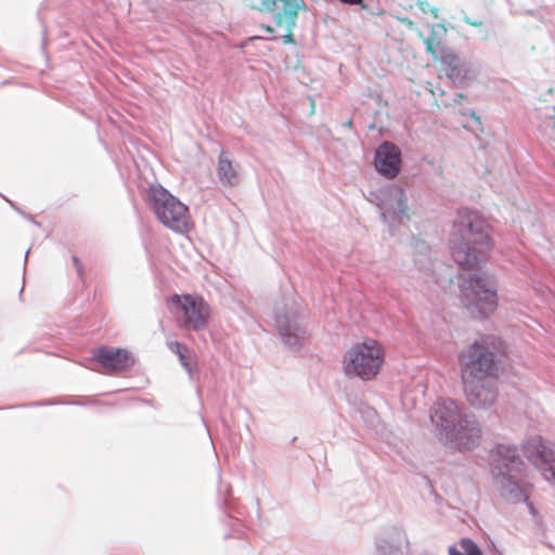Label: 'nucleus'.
<instances>
[{"label":"nucleus","mask_w":555,"mask_h":555,"mask_svg":"<svg viewBox=\"0 0 555 555\" xmlns=\"http://www.w3.org/2000/svg\"><path fill=\"white\" fill-rule=\"evenodd\" d=\"M463 304L472 319L486 320L498 308V283L487 272L469 273L463 282Z\"/></svg>","instance_id":"5"},{"label":"nucleus","mask_w":555,"mask_h":555,"mask_svg":"<svg viewBox=\"0 0 555 555\" xmlns=\"http://www.w3.org/2000/svg\"><path fill=\"white\" fill-rule=\"evenodd\" d=\"M465 96H466V95H465L464 93H461V92H460V93H456V94L454 95V98H453V102H454V103H457V102H460V101H461L463 98H465Z\"/></svg>","instance_id":"32"},{"label":"nucleus","mask_w":555,"mask_h":555,"mask_svg":"<svg viewBox=\"0 0 555 555\" xmlns=\"http://www.w3.org/2000/svg\"><path fill=\"white\" fill-rule=\"evenodd\" d=\"M89 360L98 362L113 373L126 372L135 364L134 356L127 349L107 346L93 349Z\"/></svg>","instance_id":"13"},{"label":"nucleus","mask_w":555,"mask_h":555,"mask_svg":"<svg viewBox=\"0 0 555 555\" xmlns=\"http://www.w3.org/2000/svg\"><path fill=\"white\" fill-rule=\"evenodd\" d=\"M495 337L487 335L469 344L461 352V376L467 402L475 409H488L499 393V360L494 348Z\"/></svg>","instance_id":"1"},{"label":"nucleus","mask_w":555,"mask_h":555,"mask_svg":"<svg viewBox=\"0 0 555 555\" xmlns=\"http://www.w3.org/2000/svg\"><path fill=\"white\" fill-rule=\"evenodd\" d=\"M345 126L348 127V128H351L352 126V120L351 119H348L346 122H345Z\"/></svg>","instance_id":"36"},{"label":"nucleus","mask_w":555,"mask_h":555,"mask_svg":"<svg viewBox=\"0 0 555 555\" xmlns=\"http://www.w3.org/2000/svg\"><path fill=\"white\" fill-rule=\"evenodd\" d=\"M470 25L476 26V27L481 26L482 21L481 20H473Z\"/></svg>","instance_id":"35"},{"label":"nucleus","mask_w":555,"mask_h":555,"mask_svg":"<svg viewBox=\"0 0 555 555\" xmlns=\"http://www.w3.org/2000/svg\"><path fill=\"white\" fill-rule=\"evenodd\" d=\"M462 20H463L464 23H466L468 25H470L472 21H473V18H470L467 14H464Z\"/></svg>","instance_id":"34"},{"label":"nucleus","mask_w":555,"mask_h":555,"mask_svg":"<svg viewBox=\"0 0 555 555\" xmlns=\"http://www.w3.org/2000/svg\"><path fill=\"white\" fill-rule=\"evenodd\" d=\"M38 16H39L40 23L42 24V27H43V30H42V35H43L42 43H43V46H44V44H46L47 29H46V26H44V24H43V21H42V17H41V11H40V10L38 11Z\"/></svg>","instance_id":"31"},{"label":"nucleus","mask_w":555,"mask_h":555,"mask_svg":"<svg viewBox=\"0 0 555 555\" xmlns=\"http://www.w3.org/2000/svg\"><path fill=\"white\" fill-rule=\"evenodd\" d=\"M459 546L463 550L465 555H483V552L479 545L468 537L461 538L459 541Z\"/></svg>","instance_id":"20"},{"label":"nucleus","mask_w":555,"mask_h":555,"mask_svg":"<svg viewBox=\"0 0 555 555\" xmlns=\"http://www.w3.org/2000/svg\"><path fill=\"white\" fill-rule=\"evenodd\" d=\"M490 225L475 209L462 208L453 221L449 237L452 259L464 270H478L491 248Z\"/></svg>","instance_id":"2"},{"label":"nucleus","mask_w":555,"mask_h":555,"mask_svg":"<svg viewBox=\"0 0 555 555\" xmlns=\"http://www.w3.org/2000/svg\"><path fill=\"white\" fill-rule=\"evenodd\" d=\"M145 202L166 228L178 233H183L188 229V206L162 184L150 185Z\"/></svg>","instance_id":"6"},{"label":"nucleus","mask_w":555,"mask_h":555,"mask_svg":"<svg viewBox=\"0 0 555 555\" xmlns=\"http://www.w3.org/2000/svg\"><path fill=\"white\" fill-rule=\"evenodd\" d=\"M417 7L418 9L424 12V13H427L428 12V8H430L431 5L429 4L428 1L426 0H423V1H418L417 2Z\"/></svg>","instance_id":"30"},{"label":"nucleus","mask_w":555,"mask_h":555,"mask_svg":"<svg viewBox=\"0 0 555 555\" xmlns=\"http://www.w3.org/2000/svg\"><path fill=\"white\" fill-rule=\"evenodd\" d=\"M72 261H73V264L76 270L78 279L83 283L85 279H86L83 263L81 262V260L79 259V257L77 255L72 256Z\"/></svg>","instance_id":"23"},{"label":"nucleus","mask_w":555,"mask_h":555,"mask_svg":"<svg viewBox=\"0 0 555 555\" xmlns=\"http://www.w3.org/2000/svg\"><path fill=\"white\" fill-rule=\"evenodd\" d=\"M406 541L404 531L396 526L385 528L375 538V555H400L402 544Z\"/></svg>","instance_id":"16"},{"label":"nucleus","mask_w":555,"mask_h":555,"mask_svg":"<svg viewBox=\"0 0 555 555\" xmlns=\"http://www.w3.org/2000/svg\"><path fill=\"white\" fill-rule=\"evenodd\" d=\"M376 201L382 220L388 225L390 236H395L404 218H408V204L404 190L396 184H387L371 192Z\"/></svg>","instance_id":"8"},{"label":"nucleus","mask_w":555,"mask_h":555,"mask_svg":"<svg viewBox=\"0 0 555 555\" xmlns=\"http://www.w3.org/2000/svg\"><path fill=\"white\" fill-rule=\"evenodd\" d=\"M4 199L10 205V207L12 209H14L17 214H20L23 218H25L26 220L30 221L35 225L40 227V222H38L33 215L27 214L24 210H22L15 202H13V201H11V199H9L7 197H4Z\"/></svg>","instance_id":"22"},{"label":"nucleus","mask_w":555,"mask_h":555,"mask_svg":"<svg viewBox=\"0 0 555 555\" xmlns=\"http://www.w3.org/2000/svg\"><path fill=\"white\" fill-rule=\"evenodd\" d=\"M341 4L345 5H358L361 9H366L367 4L364 0H338Z\"/></svg>","instance_id":"27"},{"label":"nucleus","mask_w":555,"mask_h":555,"mask_svg":"<svg viewBox=\"0 0 555 555\" xmlns=\"http://www.w3.org/2000/svg\"><path fill=\"white\" fill-rule=\"evenodd\" d=\"M490 470L500 494L508 502H526L531 514L537 509L529 502L526 491L520 487V478L526 468L525 462L514 446L498 443L490 450Z\"/></svg>","instance_id":"4"},{"label":"nucleus","mask_w":555,"mask_h":555,"mask_svg":"<svg viewBox=\"0 0 555 555\" xmlns=\"http://www.w3.org/2000/svg\"><path fill=\"white\" fill-rule=\"evenodd\" d=\"M217 492V504L219 508L224 512L222 521L231 529L229 532L223 534V539L228 540L230 538H242L243 531L241 529V520L231 514L233 511H236L237 514L242 515V513L236 507L231 485L220 480Z\"/></svg>","instance_id":"15"},{"label":"nucleus","mask_w":555,"mask_h":555,"mask_svg":"<svg viewBox=\"0 0 555 555\" xmlns=\"http://www.w3.org/2000/svg\"><path fill=\"white\" fill-rule=\"evenodd\" d=\"M29 251H30V249H27V251H26V254H25V263L27 262V257H28V255H29Z\"/></svg>","instance_id":"38"},{"label":"nucleus","mask_w":555,"mask_h":555,"mask_svg":"<svg viewBox=\"0 0 555 555\" xmlns=\"http://www.w3.org/2000/svg\"><path fill=\"white\" fill-rule=\"evenodd\" d=\"M451 56H453L452 62H440L446 66L447 77L456 85H463L467 79L470 78L469 69L466 64L461 63L459 56L451 52Z\"/></svg>","instance_id":"19"},{"label":"nucleus","mask_w":555,"mask_h":555,"mask_svg":"<svg viewBox=\"0 0 555 555\" xmlns=\"http://www.w3.org/2000/svg\"><path fill=\"white\" fill-rule=\"evenodd\" d=\"M273 320L282 344L292 351H300L309 337L305 317L294 310L276 309Z\"/></svg>","instance_id":"11"},{"label":"nucleus","mask_w":555,"mask_h":555,"mask_svg":"<svg viewBox=\"0 0 555 555\" xmlns=\"http://www.w3.org/2000/svg\"><path fill=\"white\" fill-rule=\"evenodd\" d=\"M253 9L272 13L276 27L285 29L282 36L284 44H295L293 30L297 25L298 11L306 8L304 0H259L258 3H250Z\"/></svg>","instance_id":"10"},{"label":"nucleus","mask_w":555,"mask_h":555,"mask_svg":"<svg viewBox=\"0 0 555 555\" xmlns=\"http://www.w3.org/2000/svg\"><path fill=\"white\" fill-rule=\"evenodd\" d=\"M374 167L382 177L395 179L400 173L402 167L400 147L390 141H383L375 150Z\"/></svg>","instance_id":"14"},{"label":"nucleus","mask_w":555,"mask_h":555,"mask_svg":"<svg viewBox=\"0 0 555 555\" xmlns=\"http://www.w3.org/2000/svg\"><path fill=\"white\" fill-rule=\"evenodd\" d=\"M448 553L449 555H465L463 550L461 547L459 548L455 544L449 546Z\"/></svg>","instance_id":"28"},{"label":"nucleus","mask_w":555,"mask_h":555,"mask_svg":"<svg viewBox=\"0 0 555 555\" xmlns=\"http://www.w3.org/2000/svg\"><path fill=\"white\" fill-rule=\"evenodd\" d=\"M428 12L431 13L435 18L438 17V9L436 7L428 8Z\"/></svg>","instance_id":"33"},{"label":"nucleus","mask_w":555,"mask_h":555,"mask_svg":"<svg viewBox=\"0 0 555 555\" xmlns=\"http://www.w3.org/2000/svg\"><path fill=\"white\" fill-rule=\"evenodd\" d=\"M489 555H503L501 552L494 550L493 552H491Z\"/></svg>","instance_id":"37"},{"label":"nucleus","mask_w":555,"mask_h":555,"mask_svg":"<svg viewBox=\"0 0 555 555\" xmlns=\"http://www.w3.org/2000/svg\"><path fill=\"white\" fill-rule=\"evenodd\" d=\"M180 364L186 371L189 378L191 380L199 379V370L196 363H192L185 354H180Z\"/></svg>","instance_id":"21"},{"label":"nucleus","mask_w":555,"mask_h":555,"mask_svg":"<svg viewBox=\"0 0 555 555\" xmlns=\"http://www.w3.org/2000/svg\"><path fill=\"white\" fill-rule=\"evenodd\" d=\"M430 421L439 439L457 450H470L479 444L480 427L474 414L463 411L454 400L437 401L430 410Z\"/></svg>","instance_id":"3"},{"label":"nucleus","mask_w":555,"mask_h":555,"mask_svg":"<svg viewBox=\"0 0 555 555\" xmlns=\"http://www.w3.org/2000/svg\"><path fill=\"white\" fill-rule=\"evenodd\" d=\"M463 115H469L472 118H474L477 122H480L479 116L476 114L474 109L465 108L461 111Z\"/></svg>","instance_id":"29"},{"label":"nucleus","mask_w":555,"mask_h":555,"mask_svg":"<svg viewBox=\"0 0 555 555\" xmlns=\"http://www.w3.org/2000/svg\"><path fill=\"white\" fill-rule=\"evenodd\" d=\"M51 404H55V402L49 401V400H42V401L27 402V403L20 404V405H12V406H9V409H13V408H36V406H46V405H51Z\"/></svg>","instance_id":"25"},{"label":"nucleus","mask_w":555,"mask_h":555,"mask_svg":"<svg viewBox=\"0 0 555 555\" xmlns=\"http://www.w3.org/2000/svg\"><path fill=\"white\" fill-rule=\"evenodd\" d=\"M261 27L266 30L268 34V37H253L251 39H263V40H275L276 36L274 35L273 27L269 25H261Z\"/></svg>","instance_id":"26"},{"label":"nucleus","mask_w":555,"mask_h":555,"mask_svg":"<svg viewBox=\"0 0 555 555\" xmlns=\"http://www.w3.org/2000/svg\"><path fill=\"white\" fill-rule=\"evenodd\" d=\"M72 404H75V405H82V403H81V402H78V401L72 402Z\"/></svg>","instance_id":"39"},{"label":"nucleus","mask_w":555,"mask_h":555,"mask_svg":"<svg viewBox=\"0 0 555 555\" xmlns=\"http://www.w3.org/2000/svg\"><path fill=\"white\" fill-rule=\"evenodd\" d=\"M166 345L171 352H173L175 354L178 356L179 359H180V354H185L183 352V350H186V347L184 345H182L181 343H179L178 340L167 341Z\"/></svg>","instance_id":"24"},{"label":"nucleus","mask_w":555,"mask_h":555,"mask_svg":"<svg viewBox=\"0 0 555 555\" xmlns=\"http://www.w3.org/2000/svg\"><path fill=\"white\" fill-rule=\"evenodd\" d=\"M384 361L385 353L382 346L374 339L367 338L348 349L344 370L346 375L367 382L377 376Z\"/></svg>","instance_id":"7"},{"label":"nucleus","mask_w":555,"mask_h":555,"mask_svg":"<svg viewBox=\"0 0 555 555\" xmlns=\"http://www.w3.org/2000/svg\"><path fill=\"white\" fill-rule=\"evenodd\" d=\"M237 165L222 150L218 157L217 176L222 185L234 186L238 183Z\"/></svg>","instance_id":"17"},{"label":"nucleus","mask_w":555,"mask_h":555,"mask_svg":"<svg viewBox=\"0 0 555 555\" xmlns=\"http://www.w3.org/2000/svg\"><path fill=\"white\" fill-rule=\"evenodd\" d=\"M426 51L429 53L436 61L439 62H452L453 56H451V52H453L449 47L442 43L441 37L436 31L435 27L431 28L429 36L424 40Z\"/></svg>","instance_id":"18"},{"label":"nucleus","mask_w":555,"mask_h":555,"mask_svg":"<svg viewBox=\"0 0 555 555\" xmlns=\"http://www.w3.org/2000/svg\"><path fill=\"white\" fill-rule=\"evenodd\" d=\"M170 310L175 313H182V326L194 332L207 327L210 307L202 296L196 294H173L169 297Z\"/></svg>","instance_id":"9"},{"label":"nucleus","mask_w":555,"mask_h":555,"mask_svg":"<svg viewBox=\"0 0 555 555\" xmlns=\"http://www.w3.org/2000/svg\"><path fill=\"white\" fill-rule=\"evenodd\" d=\"M525 456L541 473L543 478L555 485V449L540 436L531 437L522 446Z\"/></svg>","instance_id":"12"}]
</instances>
